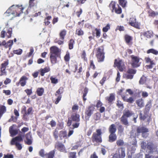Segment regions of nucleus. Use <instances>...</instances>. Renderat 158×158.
I'll return each mask as SVG.
<instances>
[{"label": "nucleus", "mask_w": 158, "mask_h": 158, "mask_svg": "<svg viewBox=\"0 0 158 158\" xmlns=\"http://www.w3.org/2000/svg\"><path fill=\"white\" fill-rule=\"evenodd\" d=\"M29 128L27 127H23L21 129L22 131H20V135L17 136L12 139L10 142L11 145H15L17 149L21 150L22 148V145L20 143L23 141V138L25 136V133L27 132Z\"/></svg>", "instance_id": "obj_1"}, {"label": "nucleus", "mask_w": 158, "mask_h": 158, "mask_svg": "<svg viewBox=\"0 0 158 158\" xmlns=\"http://www.w3.org/2000/svg\"><path fill=\"white\" fill-rule=\"evenodd\" d=\"M50 58L52 64H54L57 63V58L60 56V51L56 46H52L50 49Z\"/></svg>", "instance_id": "obj_2"}, {"label": "nucleus", "mask_w": 158, "mask_h": 158, "mask_svg": "<svg viewBox=\"0 0 158 158\" xmlns=\"http://www.w3.org/2000/svg\"><path fill=\"white\" fill-rule=\"evenodd\" d=\"M80 116L79 114L77 113H74L71 114V117L68 118L67 123V126H70L72 123V122H75V123L72 125L73 128H78L80 125Z\"/></svg>", "instance_id": "obj_3"}, {"label": "nucleus", "mask_w": 158, "mask_h": 158, "mask_svg": "<svg viewBox=\"0 0 158 158\" xmlns=\"http://www.w3.org/2000/svg\"><path fill=\"white\" fill-rule=\"evenodd\" d=\"M102 134L101 129H97L96 132L93 133L91 137L92 142L98 144L102 143Z\"/></svg>", "instance_id": "obj_4"}, {"label": "nucleus", "mask_w": 158, "mask_h": 158, "mask_svg": "<svg viewBox=\"0 0 158 158\" xmlns=\"http://www.w3.org/2000/svg\"><path fill=\"white\" fill-rule=\"evenodd\" d=\"M133 114L131 111L128 109H125L123 111V114L120 118V121L122 123L125 125L128 126L129 123L127 118L130 117Z\"/></svg>", "instance_id": "obj_5"}, {"label": "nucleus", "mask_w": 158, "mask_h": 158, "mask_svg": "<svg viewBox=\"0 0 158 158\" xmlns=\"http://www.w3.org/2000/svg\"><path fill=\"white\" fill-rule=\"evenodd\" d=\"M105 54L103 46H101L96 48L95 55L98 62H102L104 61Z\"/></svg>", "instance_id": "obj_6"}, {"label": "nucleus", "mask_w": 158, "mask_h": 158, "mask_svg": "<svg viewBox=\"0 0 158 158\" xmlns=\"http://www.w3.org/2000/svg\"><path fill=\"white\" fill-rule=\"evenodd\" d=\"M140 146L143 149L145 150L147 149L149 150V153H153L155 148L154 144L151 142H149L146 143V142L142 141L140 143Z\"/></svg>", "instance_id": "obj_7"}, {"label": "nucleus", "mask_w": 158, "mask_h": 158, "mask_svg": "<svg viewBox=\"0 0 158 158\" xmlns=\"http://www.w3.org/2000/svg\"><path fill=\"white\" fill-rule=\"evenodd\" d=\"M116 3L112 1L109 5V6L112 12H115L116 14H120L122 12V9L119 5L117 4V7L116 6Z\"/></svg>", "instance_id": "obj_8"}, {"label": "nucleus", "mask_w": 158, "mask_h": 158, "mask_svg": "<svg viewBox=\"0 0 158 158\" xmlns=\"http://www.w3.org/2000/svg\"><path fill=\"white\" fill-rule=\"evenodd\" d=\"M114 66L117 67L119 71L122 72L125 69V66L124 62L119 58L114 60Z\"/></svg>", "instance_id": "obj_9"}, {"label": "nucleus", "mask_w": 158, "mask_h": 158, "mask_svg": "<svg viewBox=\"0 0 158 158\" xmlns=\"http://www.w3.org/2000/svg\"><path fill=\"white\" fill-rule=\"evenodd\" d=\"M139 118L141 121H144L149 124L151 121V116L149 114V112L143 111V114L141 112L139 114Z\"/></svg>", "instance_id": "obj_10"}, {"label": "nucleus", "mask_w": 158, "mask_h": 158, "mask_svg": "<svg viewBox=\"0 0 158 158\" xmlns=\"http://www.w3.org/2000/svg\"><path fill=\"white\" fill-rule=\"evenodd\" d=\"M131 58V65L133 68H137L139 67L141 64L139 62L140 58L139 57L132 55L130 56Z\"/></svg>", "instance_id": "obj_11"}, {"label": "nucleus", "mask_w": 158, "mask_h": 158, "mask_svg": "<svg viewBox=\"0 0 158 158\" xmlns=\"http://www.w3.org/2000/svg\"><path fill=\"white\" fill-rule=\"evenodd\" d=\"M95 108L93 105H91L86 107L85 111V118L86 120H89V118L93 114Z\"/></svg>", "instance_id": "obj_12"}, {"label": "nucleus", "mask_w": 158, "mask_h": 158, "mask_svg": "<svg viewBox=\"0 0 158 158\" xmlns=\"http://www.w3.org/2000/svg\"><path fill=\"white\" fill-rule=\"evenodd\" d=\"M125 156V149L123 147L118 148L114 155V157L115 158H124Z\"/></svg>", "instance_id": "obj_13"}, {"label": "nucleus", "mask_w": 158, "mask_h": 158, "mask_svg": "<svg viewBox=\"0 0 158 158\" xmlns=\"http://www.w3.org/2000/svg\"><path fill=\"white\" fill-rule=\"evenodd\" d=\"M75 68L74 70L73 71V72L75 75V77L77 78H79L81 77V73L83 70V68L81 65L78 68V65L77 64H76L74 65Z\"/></svg>", "instance_id": "obj_14"}, {"label": "nucleus", "mask_w": 158, "mask_h": 158, "mask_svg": "<svg viewBox=\"0 0 158 158\" xmlns=\"http://www.w3.org/2000/svg\"><path fill=\"white\" fill-rule=\"evenodd\" d=\"M22 111L24 112V114L23 115V119L25 121H27L28 119V116L32 114V107H29L27 111L26 107H25L23 108Z\"/></svg>", "instance_id": "obj_15"}, {"label": "nucleus", "mask_w": 158, "mask_h": 158, "mask_svg": "<svg viewBox=\"0 0 158 158\" xmlns=\"http://www.w3.org/2000/svg\"><path fill=\"white\" fill-rule=\"evenodd\" d=\"M129 24L137 29H139L140 28V23L137 21L135 18H131L130 19Z\"/></svg>", "instance_id": "obj_16"}, {"label": "nucleus", "mask_w": 158, "mask_h": 158, "mask_svg": "<svg viewBox=\"0 0 158 158\" xmlns=\"http://www.w3.org/2000/svg\"><path fill=\"white\" fill-rule=\"evenodd\" d=\"M146 63H149L148 65H147L145 66V68L147 69H150L153 68L154 65H155L156 64L154 60H152L149 57H145L144 58Z\"/></svg>", "instance_id": "obj_17"}, {"label": "nucleus", "mask_w": 158, "mask_h": 158, "mask_svg": "<svg viewBox=\"0 0 158 158\" xmlns=\"http://www.w3.org/2000/svg\"><path fill=\"white\" fill-rule=\"evenodd\" d=\"M24 8L22 6L14 5V7L13 8L14 12L15 14L14 15L16 16H19L20 15L23 13V10Z\"/></svg>", "instance_id": "obj_18"}, {"label": "nucleus", "mask_w": 158, "mask_h": 158, "mask_svg": "<svg viewBox=\"0 0 158 158\" xmlns=\"http://www.w3.org/2000/svg\"><path fill=\"white\" fill-rule=\"evenodd\" d=\"M13 44V42L12 40H10L7 43L6 42L5 40H4L2 42H0V47L2 46H3L5 48H9V50H10Z\"/></svg>", "instance_id": "obj_19"}, {"label": "nucleus", "mask_w": 158, "mask_h": 158, "mask_svg": "<svg viewBox=\"0 0 158 158\" xmlns=\"http://www.w3.org/2000/svg\"><path fill=\"white\" fill-rule=\"evenodd\" d=\"M28 80V78L25 76H22L19 80V82H17L16 85L18 86L20 84L21 86H24L26 84L27 81Z\"/></svg>", "instance_id": "obj_20"}, {"label": "nucleus", "mask_w": 158, "mask_h": 158, "mask_svg": "<svg viewBox=\"0 0 158 158\" xmlns=\"http://www.w3.org/2000/svg\"><path fill=\"white\" fill-rule=\"evenodd\" d=\"M25 137L27 140L24 141L25 144L28 145H31L32 143V141L31 132H29L27 133L25 135Z\"/></svg>", "instance_id": "obj_21"}, {"label": "nucleus", "mask_w": 158, "mask_h": 158, "mask_svg": "<svg viewBox=\"0 0 158 158\" xmlns=\"http://www.w3.org/2000/svg\"><path fill=\"white\" fill-rule=\"evenodd\" d=\"M55 148L61 152H64L65 151V148L64 145L62 143L59 141L56 143Z\"/></svg>", "instance_id": "obj_22"}, {"label": "nucleus", "mask_w": 158, "mask_h": 158, "mask_svg": "<svg viewBox=\"0 0 158 158\" xmlns=\"http://www.w3.org/2000/svg\"><path fill=\"white\" fill-rule=\"evenodd\" d=\"M136 131L138 134L142 133V136H144V133L148 132L149 130L144 127H138L136 128Z\"/></svg>", "instance_id": "obj_23"}, {"label": "nucleus", "mask_w": 158, "mask_h": 158, "mask_svg": "<svg viewBox=\"0 0 158 158\" xmlns=\"http://www.w3.org/2000/svg\"><path fill=\"white\" fill-rule=\"evenodd\" d=\"M124 39L126 43L128 45L132 44L133 37L130 35L126 34L124 36Z\"/></svg>", "instance_id": "obj_24"}, {"label": "nucleus", "mask_w": 158, "mask_h": 158, "mask_svg": "<svg viewBox=\"0 0 158 158\" xmlns=\"http://www.w3.org/2000/svg\"><path fill=\"white\" fill-rule=\"evenodd\" d=\"M106 100L109 103H112V102L115 100V97L114 94L111 93L109 96L106 98Z\"/></svg>", "instance_id": "obj_25"}, {"label": "nucleus", "mask_w": 158, "mask_h": 158, "mask_svg": "<svg viewBox=\"0 0 158 158\" xmlns=\"http://www.w3.org/2000/svg\"><path fill=\"white\" fill-rule=\"evenodd\" d=\"M116 128L115 125L113 124L110 126L108 130L110 133L115 134L116 131Z\"/></svg>", "instance_id": "obj_26"}, {"label": "nucleus", "mask_w": 158, "mask_h": 158, "mask_svg": "<svg viewBox=\"0 0 158 158\" xmlns=\"http://www.w3.org/2000/svg\"><path fill=\"white\" fill-rule=\"evenodd\" d=\"M117 136L116 134L110 133L109 136L108 141L110 143H112L116 140Z\"/></svg>", "instance_id": "obj_27"}, {"label": "nucleus", "mask_w": 158, "mask_h": 158, "mask_svg": "<svg viewBox=\"0 0 158 158\" xmlns=\"http://www.w3.org/2000/svg\"><path fill=\"white\" fill-rule=\"evenodd\" d=\"M14 125H13L12 126H11L9 127V132L12 136H14L16 135L18 133V130L13 129V128H14L13 126Z\"/></svg>", "instance_id": "obj_28"}, {"label": "nucleus", "mask_w": 158, "mask_h": 158, "mask_svg": "<svg viewBox=\"0 0 158 158\" xmlns=\"http://www.w3.org/2000/svg\"><path fill=\"white\" fill-rule=\"evenodd\" d=\"M88 89L87 87H85L84 88V90L82 92V93L83 94L82 99L84 102H85L87 99L85 97L88 93Z\"/></svg>", "instance_id": "obj_29"}, {"label": "nucleus", "mask_w": 158, "mask_h": 158, "mask_svg": "<svg viewBox=\"0 0 158 158\" xmlns=\"http://www.w3.org/2000/svg\"><path fill=\"white\" fill-rule=\"evenodd\" d=\"M14 5H12L10 6L5 12V14H7V16H9L11 14L14 15L15 12H14L13 8L14 7Z\"/></svg>", "instance_id": "obj_30"}, {"label": "nucleus", "mask_w": 158, "mask_h": 158, "mask_svg": "<svg viewBox=\"0 0 158 158\" xmlns=\"http://www.w3.org/2000/svg\"><path fill=\"white\" fill-rule=\"evenodd\" d=\"M50 70V68L48 67H45L44 69H41L40 70V74L41 76H43L45 73L48 72Z\"/></svg>", "instance_id": "obj_31"}, {"label": "nucleus", "mask_w": 158, "mask_h": 158, "mask_svg": "<svg viewBox=\"0 0 158 158\" xmlns=\"http://www.w3.org/2000/svg\"><path fill=\"white\" fill-rule=\"evenodd\" d=\"M6 108L5 106L0 105V118L3 114L6 112Z\"/></svg>", "instance_id": "obj_32"}, {"label": "nucleus", "mask_w": 158, "mask_h": 158, "mask_svg": "<svg viewBox=\"0 0 158 158\" xmlns=\"http://www.w3.org/2000/svg\"><path fill=\"white\" fill-rule=\"evenodd\" d=\"M66 31L64 29L60 31L59 33V36L60 39L61 40H64L65 36L66 34Z\"/></svg>", "instance_id": "obj_33"}, {"label": "nucleus", "mask_w": 158, "mask_h": 158, "mask_svg": "<svg viewBox=\"0 0 158 158\" xmlns=\"http://www.w3.org/2000/svg\"><path fill=\"white\" fill-rule=\"evenodd\" d=\"M55 154V151L54 150H52L48 153H46L45 157L46 158H54Z\"/></svg>", "instance_id": "obj_34"}, {"label": "nucleus", "mask_w": 158, "mask_h": 158, "mask_svg": "<svg viewBox=\"0 0 158 158\" xmlns=\"http://www.w3.org/2000/svg\"><path fill=\"white\" fill-rule=\"evenodd\" d=\"M67 136V132L66 131L62 130L59 132V136L60 139H62V138H64Z\"/></svg>", "instance_id": "obj_35"}, {"label": "nucleus", "mask_w": 158, "mask_h": 158, "mask_svg": "<svg viewBox=\"0 0 158 158\" xmlns=\"http://www.w3.org/2000/svg\"><path fill=\"white\" fill-rule=\"evenodd\" d=\"M143 35L148 38H150L153 36V32L152 31H148L143 33Z\"/></svg>", "instance_id": "obj_36"}, {"label": "nucleus", "mask_w": 158, "mask_h": 158, "mask_svg": "<svg viewBox=\"0 0 158 158\" xmlns=\"http://www.w3.org/2000/svg\"><path fill=\"white\" fill-rule=\"evenodd\" d=\"M44 92V89L43 88H38L36 91L37 95L39 96H42Z\"/></svg>", "instance_id": "obj_37"}, {"label": "nucleus", "mask_w": 158, "mask_h": 158, "mask_svg": "<svg viewBox=\"0 0 158 158\" xmlns=\"http://www.w3.org/2000/svg\"><path fill=\"white\" fill-rule=\"evenodd\" d=\"M147 53L148 54L151 53L155 55H158V51L153 48H151L147 51Z\"/></svg>", "instance_id": "obj_38"}, {"label": "nucleus", "mask_w": 158, "mask_h": 158, "mask_svg": "<svg viewBox=\"0 0 158 158\" xmlns=\"http://www.w3.org/2000/svg\"><path fill=\"white\" fill-rule=\"evenodd\" d=\"M119 4L123 7L125 8L126 7L127 4V0H118Z\"/></svg>", "instance_id": "obj_39"}, {"label": "nucleus", "mask_w": 158, "mask_h": 158, "mask_svg": "<svg viewBox=\"0 0 158 158\" xmlns=\"http://www.w3.org/2000/svg\"><path fill=\"white\" fill-rule=\"evenodd\" d=\"M75 44V41L73 39H70L68 42V46L69 49H72L73 48V45Z\"/></svg>", "instance_id": "obj_40"}, {"label": "nucleus", "mask_w": 158, "mask_h": 158, "mask_svg": "<svg viewBox=\"0 0 158 158\" xmlns=\"http://www.w3.org/2000/svg\"><path fill=\"white\" fill-rule=\"evenodd\" d=\"M117 145L118 146H123L124 145V143L123 140L122 139H118L116 142Z\"/></svg>", "instance_id": "obj_41"}, {"label": "nucleus", "mask_w": 158, "mask_h": 158, "mask_svg": "<svg viewBox=\"0 0 158 158\" xmlns=\"http://www.w3.org/2000/svg\"><path fill=\"white\" fill-rule=\"evenodd\" d=\"M146 79V77L144 76L143 75L142 77H141L139 81V84L140 85H143L146 82L147 80Z\"/></svg>", "instance_id": "obj_42"}, {"label": "nucleus", "mask_w": 158, "mask_h": 158, "mask_svg": "<svg viewBox=\"0 0 158 158\" xmlns=\"http://www.w3.org/2000/svg\"><path fill=\"white\" fill-rule=\"evenodd\" d=\"M64 89L62 87H60L59 89L56 91L55 94V96L61 95V94L63 93Z\"/></svg>", "instance_id": "obj_43"}, {"label": "nucleus", "mask_w": 158, "mask_h": 158, "mask_svg": "<svg viewBox=\"0 0 158 158\" xmlns=\"http://www.w3.org/2000/svg\"><path fill=\"white\" fill-rule=\"evenodd\" d=\"M101 117V114L98 112H97L94 114L93 117L95 120L97 121L100 119Z\"/></svg>", "instance_id": "obj_44"}, {"label": "nucleus", "mask_w": 158, "mask_h": 158, "mask_svg": "<svg viewBox=\"0 0 158 158\" xmlns=\"http://www.w3.org/2000/svg\"><path fill=\"white\" fill-rule=\"evenodd\" d=\"M53 136L56 140L58 138L59 133L58 131L56 128L55 129L53 132Z\"/></svg>", "instance_id": "obj_45"}, {"label": "nucleus", "mask_w": 158, "mask_h": 158, "mask_svg": "<svg viewBox=\"0 0 158 158\" xmlns=\"http://www.w3.org/2000/svg\"><path fill=\"white\" fill-rule=\"evenodd\" d=\"M136 103L138 106L141 108L143 106V101L141 99H139L137 100L136 101Z\"/></svg>", "instance_id": "obj_46"}, {"label": "nucleus", "mask_w": 158, "mask_h": 158, "mask_svg": "<svg viewBox=\"0 0 158 158\" xmlns=\"http://www.w3.org/2000/svg\"><path fill=\"white\" fill-rule=\"evenodd\" d=\"M118 133L120 134H122L124 131V128L123 127L122 125H119L118 127Z\"/></svg>", "instance_id": "obj_47"}, {"label": "nucleus", "mask_w": 158, "mask_h": 158, "mask_svg": "<svg viewBox=\"0 0 158 158\" xmlns=\"http://www.w3.org/2000/svg\"><path fill=\"white\" fill-rule=\"evenodd\" d=\"M12 32V29L11 28H9L6 33V36L8 38H10L11 36V35Z\"/></svg>", "instance_id": "obj_48"}, {"label": "nucleus", "mask_w": 158, "mask_h": 158, "mask_svg": "<svg viewBox=\"0 0 158 158\" xmlns=\"http://www.w3.org/2000/svg\"><path fill=\"white\" fill-rule=\"evenodd\" d=\"M6 69H4L1 66H0V76L3 75H6Z\"/></svg>", "instance_id": "obj_49"}, {"label": "nucleus", "mask_w": 158, "mask_h": 158, "mask_svg": "<svg viewBox=\"0 0 158 158\" xmlns=\"http://www.w3.org/2000/svg\"><path fill=\"white\" fill-rule=\"evenodd\" d=\"M8 64L9 60L7 59L5 61H4V62L2 63L0 66L4 68V69H6V67L8 66Z\"/></svg>", "instance_id": "obj_50"}, {"label": "nucleus", "mask_w": 158, "mask_h": 158, "mask_svg": "<svg viewBox=\"0 0 158 158\" xmlns=\"http://www.w3.org/2000/svg\"><path fill=\"white\" fill-rule=\"evenodd\" d=\"M148 13L149 16L151 17H155L158 15V13L157 12H155L154 11L152 10L148 11Z\"/></svg>", "instance_id": "obj_51"}, {"label": "nucleus", "mask_w": 158, "mask_h": 158, "mask_svg": "<svg viewBox=\"0 0 158 158\" xmlns=\"http://www.w3.org/2000/svg\"><path fill=\"white\" fill-rule=\"evenodd\" d=\"M152 106V104L150 102H148L146 105L145 108V110L144 111H146L148 112Z\"/></svg>", "instance_id": "obj_52"}, {"label": "nucleus", "mask_w": 158, "mask_h": 158, "mask_svg": "<svg viewBox=\"0 0 158 158\" xmlns=\"http://www.w3.org/2000/svg\"><path fill=\"white\" fill-rule=\"evenodd\" d=\"M51 83L53 84H56L58 82V79L56 77L51 76L50 77Z\"/></svg>", "instance_id": "obj_53"}, {"label": "nucleus", "mask_w": 158, "mask_h": 158, "mask_svg": "<svg viewBox=\"0 0 158 158\" xmlns=\"http://www.w3.org/2000/svg\"><path fill=\"white\" fill-rule=\"evenodd\" d=\"M136 70L133 69L131 68L129 69L127 73H130L134 75L136 73Z\"/></svg>", "instance_id": "obj_54"}, {"label": "nucleus", "mask_w": 158, "mask_h": 158, "mask_svg": "<svg viewBox=\"0 0 158 158\" xmlns=\"http://www.w3.org/2000/svg\"><path fill=\"white\" fill-rule=\"evenodd\" d=\"M90 68H91L93 70H95L96 69V67L95 64H94V61L93 60H91L89 62V68L90 69Z\"/></svg>", "instance_id": "obj_55"}, {"label": "nucleus", "mask_w": 158, "mask_h": 158, "mask_svg": "<svg viewBox=\"0 0 158 158\" xmlns=\"http://www.w3.org/2000/svg\"><path fill=\"white\" fill-rule=\"evenodd\" d=\"M69 158H77L76 152H70L69 154Z\"/></svg>", "instance_id": "obj_56"}, {"label": "nucleus", "mask_w": 158, "mask_h": 158, "mask_svg": "<svg viewBox=\"0 0 158 158\" xmlns=\"http://www.w3.org/2000/svg\"><path fill=\"white\" fill-rule=\"evenodd\" d=\"M76 34L78 36L82 35L84 34V32L81 29H78L76 31Z\"/></svg>", "instance_id": "obj_57"}, {"label": "nucleus", "mask_w": 158, "mask_h": 158, "mask_svg": "<svg viewBox=\"0 0 158 158\" xmlns=\"http://www.w3.org/2000/svg\"><path fill=\"white\" fill-rule=\"evenodd\" d=\"M18 118L14 115H12L10 118L8 120V122H16L17 121Z\"/></svg>", "instance_id": "obj_58"}, {"label": "nucleus", "mask_w": 158, "mask_h": 158, "mask_svg": "<svg viewBox=\"0 0 158 158\" xmlns=\"http://www.w3.org/2000/svg\"><path fill=\"white\" fill-rule=\"evenodd\" d=\"M22 50L20 48L18 49L14 50L13 51V52L14 53L18 55H21L22 53Z\"/></svg>", "instance_id": "obj_59"}, {"label": "nucleus", "mask_w": 158, "mask_h": 158, "mask_svg": "<svg viewBox=\"0 0 158 158\" xmlns=\"http://www.w3.org/2000/svg\"><path fill=\"white\" fill-rule=\"evenodd\" d=\"M110 29V26L109 24H108L105 27H103L102 28V31L104 32H107Z\"/></svg>", "instance_id": "obj_60"}, {"label": "nucleus", "mask_w": 158, "mask_h": 158, "mask_svg": "<svg viewBox=\"0 0 158 158\" xmlns=\"http://www.w3.org/2000/svg\"><path fill=\"white\" fill-rule=\"evenodd\" d=\"M39 155L43 157L46 156V153L44 149H41L39 152Z\"/></svg>", "instance_id": "obj_61"}, {"label": "nucleus", "mask_w": 158, "mask_h": 158, "mask_svg": "<svg viewBox=\"0 0 158 158\" xmlns=\"http://www.w3.org/2000/svg\"><path fill=\"white\" fill-rule=\"evenodd\" d=\"M86 54L85 52V51H83L81 54V56L82 59H83L85 61H87V58L86 57Z\"/></svg>", "instance_id": "obj_62"}, {"label": "nucleus", "mask_w": 158, "mask_h": 158, "mask_svg": "<svg viewBox=\"0 0 158 158\" xmlns=\"http://www.w3.org/2000/svg\"><path fill=\"white\" fill-rule=\"evenodd\" d=\"M118 108H123V104L120 101L118 100L116 104Z\"/></svg>", "instance_id": "obj_63"}, {"label": "nucleus", "mask_w": 158, "mask_h": 158, "mask_svg": "<svg viewBox=\"0 0 158 158\" xmlns=\"http://www.w3.org/2000/svg\"><path fill=\"white\" fill-rule=\"evenodd\" d=\"M106 77L105 76H104L102 77V79L100 81V83L101 84L102 86H103V85L104 84V83L105 81H106Z\"/></svg>", "instance_id": "obj_64"}]
</instances>
